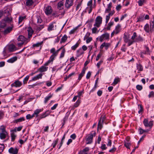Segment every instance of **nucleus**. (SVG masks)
Segmentation results:
<instances>
[{
    "instance_id": "55",
    "label": "nucleus",
    "mask_w": 154,
    "mask_h": 154,
    "mask_svg": "<svg viewBox=\"0 0 154 154\" xmlns=\"http://www.w3.org/2000/svg\"><path fill=\"white\" fill-rule=\"evenodd\" d=\"M154 96V92L153 91H152L150 92L149 94L148 95V97L149 98L151 97H153Z\"/></svg>"
},
{
    "instance_id": "16",
    "label": "nucleus",
    "mask_w": 154,
    "mask_h": 154,
    "mask_svg": "<svg viewBox=\"0 0 154 154\" xmlns=\"http://www.w3.org/2000/svg\"><path fill=\"white\" fill-rule=\"evenodd\" d=\"M89 150V148L88 147H86L84 148L82 151L79 152V154H90L88 153Z\"/></svg>"
},
{
    "instance_id": "33",
    "label": "nucleus",
    "mask_w": 154,
    "mask_h": 154,
    "mask_svg": "<svg viewBox=\"0 0 154 154\" xmlns=\"http://www.w3.org/2000/svg\"><path fill=\"white\" fill-rule=\"evenodd\" d=\"M81 103V100L78 99L76 102L74 104V108H76L78 107L80 105Z\"/></svg>"
},
{
    "instance_id": "15",
    "label": "nucleus",
    "mask_w": 154,
    "mask_h": 154,
    "mask_svg": "<svg viewBox=\"0 0 154 154\" xmlns=\"http://www.w3.org/2000/svg\"><path fill=\"white\" fill-rule=\"evenodd\" d=\"M48 67L43 66L38 69V70L41 72H45L48 70Z\"/></svg>"
},
{
    "instance_id": "49",
    "label": "nucleus",
    "mask_w": 154,
    "mask_h": 154,
    "mask_svg": "<svg viewBox=\"0 0 154 154\" xmlns=\"http://www.w3.org/2000/svg\"><path fill=\"white\" fill-rule=\"evenodd\" d=\"M65 52V50L64 49H63L62 50V52L60 54V58H61L63 57L64 55V54Z\"/></svg>"
},
{
    "instance_id": "37",
    "label": "nucleus",
    "mask_w": 154,
    "mask_h": 154,
    "mask_svg": "<svg viewBox=\"0 0 154 154\" xmlns=\"http://www.w3.org/2000/svg\"><path fill=\"white\" fill-rule=\"evenodd\" d=\"M33 3L32 0H27L26 2V5L29 6L32 5Z\"/></svg>"
},
{
    "instance_id": "13",
    "label": "nucleus",
    "mask_w": 154,
    "mask_h": 154,
    "mask_svg": "<svg viewBox=\"0 0 154 154\" xmlns=\"http://www.w3.org/2000/svg\"><path fill=\"white\" fill-rule=\"evenodd\" d=\"M110 45V44L109 43L104 42L100 45V48L102 49L104 47H105V49L107 50L109 47Z\"/></svg>"
},
{
    "instance_id": "41",
    "label": "nucleus",
    "mask_w": 154,
    "mask_h": 154,
    "mask_svg": "<svg viewBox=\"0 0 154 154\" xmlns=\"http://www.w3.org/2000/svg\"><path fill=\"white\" fill-rule=\"evenodd\" d=\"M120 81L119 78L118 77L115 78L112 83L114 85H116Z\"/></svg>"
},
{
    "instance_id": "25",
    "label": "nucleus",
    "mask_w": 154,
    "mask_h": 154,
    "mask_svg": "<svg viewBox=\"0 0 154 154\" xmlns=\"http://www.w3.org/2000/svg\"><path fill=\"white\" fill-rule=\"evenodd\" d=\"M28 38H31L33 33V31L31 28L29 29L28 30Z\"/></svg>"
},
{
    "instance_id": "43",
    "label": "nucleus",
    "mask_w": 154,
    "mask_h": 154,
    "mask_svg": "<svg viewBox=\"0 0 154 154\" xmlns=\"http://www.w3.org/2000/svg\"><path fill=\"white\" fill-rule=\"evenodd\" d=\"M103 35L105 39H107L109 38V35L108 33H105L103 34Z\"/></svg>"
},
{
    "instance_id": "8",
    "label": "nucleus",
    "mask_w": 154,
    "mask_h": 154,
    "mask_svg": "<svg viewBox=\"0 0 154 154\" xmlns=\"http://www.w3.org/2000/svg\"><path fill=\"white\" fill-rule=\"evenodd\" d=\"M22 85L21 82L19 80L16 81L13 83L11 84V86L12 87H20Z\"/></svg>"
},
{
    "instance_id": "11",
    "label": "nucleus",
    "mask_w": 154,
    "mask_h": 154,
    "mask_svg": "<svg viewBox=\"0 0 154 154\" xmlns=\"http://www.w3.org/2000/svg\"><path fill=\"white\" fill-rule=\"evenodd\" d=\"M8 49L10 52H12L16 50V47L14 45L11 44L8 46Z\"/></svg>"
},
{
    "instance_id": "7",
    "label": "nucleus",
    "mask_w": 154,
    "mask_h": 154,
    "mask_svg": "<svg viewBox=\"0 0 154 154\" xmlns=\"http://www.w3.org/2000/svg\"><path fill=\"white\" fill-rule=\"evenodd\" d=\"M52 11L51 7L50 6H48L45 9V12L47 15L50 14Z\"/></svg>"
},
{
    "instance_id": "24",
    "label": "nucleus",
    "mask_w": 154,
    "mask_h": 154,
    "mask_svg": "<svg viewBox=\"0 0 154 154\" xmlns=\"http://www.w3.org/2000/svg\"><path fill=\"white\" fill-rule=\"evenodd\" d=\"M25 118L24 117H22L18 119H16L14 120V123H17L18 122H21L23 121H24L25 120Z\"/></svg>"
},
{
    "instance_id": "62",
    "label": "nucleus",
    "mask_w": 154,
    "mask_h": 154,
    "mask_svg": "<svg viewBox=\"0 0 154 154\" xmlns=\"http://www.w3.org/2000/svg\"><path fill=\"white\" fill-rule=\"evenodd\" d=\"M97 28L96 27H94L92 29V32L93 33H96L97 30Z\"/></svg>"
},
{
    "instance_id": "63",
    "label": "nucleus",
    "mask_w": 154,
    "mask_h": 154,
    "mask_svg": "<svg viewBox=\"0 0 154 154\" xmlns=\"http://www.w3.org/2000/svg\"><path fill=\"white\" fill-rule=\"evenodd\" d=\"M135 42V41L134 40H133V41H130V40L128 42V46H129L131 45L134 42Z\"/></svg>"
},
{
    "instance_id": "20",
    "label": "nucleus",
    "mask_w": 154,
    "mask_h": 154,
    "mask_svg": "<svg viewBox=\"0 0 154 154\" xmlns=\"http://www.w3.org/2000/svg\"><path fill=\"white\" fill-rule=\"evenodd\" d=\"M144 29L145 31L147 32H149L150 30V28L149 27V25L148 23H146L144 26Z\"/></svg>"
},
{
    "instance_id": "17",
    "label": "nucleus",
    "mask_w": 154,
    "mask_h": 154,
    "mask_svg": "<svg viewBox=\"0 0 154 154\" xmlns=\"http://www.w3.org/2000/svg\"><path fill=\"white\" fill-rule=\"evenodd\" d=\"M17 59V57L16 56L13 57L10 59H8L7 61V62L9 63H12L16 61Z\"/></svg>"
},
{
    "instance_id": "10",
    "label": "nucleus",
    "mask_w": 154,
    "mask_h": 154,
    "mask_svg": "<svg viewBox=\"0 0 154 154\" xmlns=\"http://www.w3.org/2000/svg\"><path fill=\"white\" fill-rule=\"evenodd\" d=\"M86 70V68H85V67H84L83 68L82 72L79 75V77L78 79V80L79 81H79L81 80L82 77L84 75V74L85 73Z\"/></svg>"
},
{
    "instance_id": "47",
    "label": "nucleus",
    "mask_w": 154,
    "mask_h": 154,
    "mask_svg": "<svg viewBox=\"0 0 154 154\" xmlns=\"http://www.w3.org/2000/svg\"><path fill=\"white\" fill-rule=\"evenodd\" d=\"M145 0H139L138 2L139 5L140 6H142Z\"/></svg>"
},
{
    "instance_id": "9",
    "label": "nucleus",
    "mask_w": 154,
    "mask_h": 154,
    "mask_svg": "<svg viewBox=\"0 0 154 154\" xmlns=\"http://www.w3.org/2000/svg\"><path fill=\"white\" fill-rule=\"evenodd\" d=\"M18 149L16 148H10L8 150V152L12 154H17L18 152Z\"/></svg>"
},
{
    "instance_id": "18",
    "label": "nucleus",
    "mask_w": 154,
    "mask_h": 154,
    "mask_svg": "<svg viewBox=\"0 0 154 154\" xmlns=\"http://www.w3.org/2000/svg\"><path fill=\"white\" fill-rule=\"evenodd\" d=\"M84 53V52L82 49L81 48H80L77 51L76 56L77 57H79Z\"/></svg>"
},
{
    "instance_id": "5",
    "label": "nucleus",
    "mask_w": 154,
    "mask_h": 154,
    "mask_svg": "<svg viewBox=\"0 0 154 154\" xmlns=\"http://www.w3.org/2000/svg\"><path fill=\"white\" fill-rule=\"evenodd\" d=\"M17 40L18 41L25 42L26 43H27L30 40L23 35H20L17 38Z\"/></svg>"
},
{
    "instance_id": "30",
    "label": "nucleus",
    "mask_w": 154,
    "mask_h": 154,
    "mask_svg": "<svg viewBox=\"0 0 154 154\" xmlns=\"http://www.w3.org/2000/svg\"><path fill=\"white\" fill-rule=\"evenodd\" d=\"M98 78H97V79L96 80L95 82V84H94V87L91 90V92L94 91L96 90V88H97V83H98Z\"/></svg>"
},
{
    "instance_id": "53",
    "label": "nucleus",
    "mask_w": 154,
    "mask_h": 154,
    "mask_svg": "<svg viewBox=\"0 0 154 154\" xmlns=\"http://www.w3.org/2000/svg\"><path fill=\"white\" fill-rule=\"evenodd\" d=\"M106 119V117L105 116H102L100 117V119L99 120H100V122H101L102 123H103L104 121H105Z\"/></svg>"
},
{
    "instance_id": "46",
    "label": "nucleus",
    "mask_w": 154,
    "mask_h": 154,
    "mask_svg": "<svg viewBox=\"0 0 154 154\" xmlns=\"http://www.w3.org/2000/svg\"><path fill=\"white\" fill-rule=\"evenodd\" d=\"M102 123L100 122V120H99L98 124V127H97V130H98V128H99L100 129H101L103 127Z\"/></svg>"
},
{
    "instance_id": "26",
    "label": "nucleus",
    "mask_w": 154,
    "mask_h": 154,
    "mask_svg": "<svg viewBox=\"0 0 154 154\" xmlns=\"http://www.w3.org/2000/svg\"><path fill=\"white\" fill-rule=\"evenodd\" d=\"M47 112H48L46 111L44 113L40 115L39 117V120L45 118L48 116L49 114L47 113Z\"/></svg>"
},
{
    "instance_id": "64",
    "label": "nucleus",
    "mask_w": 154,
    "mask_h": 154,
    "mask_svg": "<svg viewBox=\"0 0 154 154\" xmlns=\"http://www.w3.org/2000/svg\"><path fill=\"white\" fill-rule=\"evenodd\" d=\"M100 148L102 150H104L106 149L107 147H106V145L105 144H102Z\"/></svg>"
},
{
    "instance_id": "3",
    "label": "nucleus",
    "mask_w": 154,
    "mask_h": 154,
    "mask_svg": "<svg viewBox=\"0 0 154 154\" xmlns=\"http://www.w3.org/2000/svg\"><path fill=\"white\" fill-rule=\"evenodd\" d=\"M102 18L100 16H97L95 20V23L94 24V26L97 27L100 26V25L102 23Z\"/></svg>"
},
{
    "instance_id": "52",
    "label": "nucleus",
    "mask_w": 154,
    "mask_h": 154,
    "mask_svg": "<svg viewBox=\"0 0 154 154\" xmlns=\"http://www.w3.org/2000/svg\"><path fill=\"white\" fill-rule=\"evenodd\" d=\"M137 37V33L136 32H134L133 35L131 36V39L132 40H134L135 38Z\"/></svg>"
},
{
    "instance_id": "28",
    "label": "nucleus",
    "mask_w": 154,
    "mask_h": 154,
    "mask_svg": "<svg viewBox=\"0 0 154 154\" xmlns=\"http://www.w3.org/2000/svg\"><path fill=\"white\" fill-rule=\"evenodd\" d=\"M120 26L119 24H118L116 26L115 29V32L116 34H117L120 31Z\"/></svg>"
},
{
    "instance_id": "38",
    "label": "nucleus",
    "mask_w": 154,
    "mask_h": 154,
    "mask_svg": "<svg viewBox=\"0 0 154 154\" xmlns=\"http://www.w3.org/2000/svg\"><path fill=\"white\" fill-rule=\"evenodd\" d=\"M114 24V22H109L108 24V26L106 27V29L108 30H110V28Z\"/></svg>"
},
{
    "instance_id": "14",
    "label": "nucleus",
    "mask_w": 154,
    "mask_h": 154,
    "mask_svg": "<svg viewBox=\"0 0 154 154\" xmlns=\"http://www.w3.org/2000/svg\"><path fill=\"white\" fill-rule=\"evenodd\" d=\"M43 75L42 73H40L33 77L31 80H29V82L36 80L39 79H41Z\"/></svg>"
},
{
    "instance_id": "61",
    "label": "nucleus",
    "mask_w": 154,
    "mask_h": 154,
    "mask_svg": "<svg viewBox=\"0 0 154 154\" xmlns=\"http://www.w3.org/2000/svg\"><path fill=\"white\" fill-rule=\"evenodd\" d=\"M91 75V72L89 71L88 72V73L87 74V75L86 76V79H88L90 77Z\"/></svg>"
},
{
    "instance_id": "32",
    "label": "nucleus",
    "mask_w": 154,
    "mask_h": 154,
    "mask_svg": "<svg viewBox=\"0 0 154 154\" xmlns=\"http://www.w3.org/2000/svg\"><path fill=\"white\" fill-rule=\"evenodd\" d=\"M26 17V16H20L19 17L18 20V24H20L23 20L24 19H25Z\"/></svg>"
},
{
    "instance_id": "22",
    "label": "nucleus",
    "mask_w": 154,
    "mask_h": 154,
    "mask_svg": "<svg viewBox=\"0 0 154 154\" xmlns=\"http://www.w3.org/2000/svg\"><path fill=\"white\" fill-rule=\"evenodd\" d=\"M12 29L11 27H8L7 28L4 30L3 32L4 34L5 35H6L9 33L12 30Z\"/></svg>"
},
{
    "instance_id": "29",
    "label": "nucleus",
    "mask_w": 154,
    "mask_h": 154,
    "mask_svg": "<svg viewBox=\"0 0 154 154\" xmlns=\"http://www.w3.org/2000/svg\"><path fill=\"white\" fill-rule=\"evenodd\" d=\"M67 35H64L63 36L62 38L61 41H60V43H62L65 42L67 40Z\"/></svg>"
},
{
    "instance_id": "42",
    "label": "nucleus",
    "mask_w": 154,
    "mask_h": 154,
    "mask_svg": "<svg viewBox=\"0 0 154 154\" xmlns=\"http://www.w3.org/2000/svg\"><path fill=\"white\" fill-rule=\"evenodd\" d=\"M144 15H141L139 17V18L138 19V20L137 21V22H138L139 21H142L144 20Z\"/></svg>"
},
{
    "instance_id": "6",
    "label": "nucleus",
    "mask_w": 154,
    "mask_h": 154,
    "mask_svg": "<svg viewBox=\"0 0 154 154\" xmlns=\"http://www.w3.org/2000/svg\"><path fill=\"white\" fill-rule=\"evenodd\" d=\"M73 0H66L65 3V7L67 8H69L73 5Z\"/></svg>"
},
{
    "instance_id": "40",
    "label": "nucleus",
    "mask_w": 154,
    "mask_h": 154,
    "mask_svg": "<svg viewBox=\"0 0 154 154\" xmlns=\"http://www.w3.org/2000/svg\"><path fill=\"white\" fill-rule=\"evenodd\" d=\"M135 42H139V41H143V39L142 38L141 36L140 35H139L137 37V38H136L135 40Z\"/></svg>"
},
{
    "instance_id": "45",
    "label": "nucleus",
    "mask_w": 154,
    "mask_h": 154,
    "mask_svg": "<svg viewBox=\"0 0 154 154\" xmlns=\"http://www.w3.org/2000/svg\"><path fill=\"white\" fill-rule=\"evenodd\" d=\"M36 19H37V23H41L42 22V20L41 19L40 17L37 16L36 17Z\"/></svg>"
},
{
    "instance_id": "12",
    "label": "nucleus",
    "mask_w": 154,
    "mask_h": 154,
    "mask_svg": "<svg viewBox=\"0 0 154 154\" xmlns=\"http://www.w3.org/2000/svg\"><path fill=\"white\" fill-rule=\"evenodd\" d=\"M2 132L0 134V138L1 139H4L6 137V134H7L4 128H2Z\"/></svg>"
},
{
    "instance_id": "59",
    "label": "nucleus",
    "mask_w": 154,
    "mask_h": 154,
    "mask_svg": "<svg viewBox=\"0 0 154 154\" xmlns=\"http://www.w3.org/2000/svg\"><path fill=\"white\" fill-rule=\"evenodd\" d=\"M138 106H139L140 110H139L138 112L139 114H140L143 110V108L141 105H138Z\"/></svg>"
},
{
    "instance_id": "31",
    "label": "nucleus",
    "mask_w": 154,
    "mask_h": 154,
    "mask_svg": "<svg viewBox=\"0 0 154 154\" xmlns=\"http://www.w3.org/2000/svg\"><path fill=\"white\" fill-rule=\"evenodd\" d=\"M63 2L62 1L59 2L57 5V8L59 9H61L62 8V7L63 6Z\"/></svg>"
},
{
    "instance_id": "48",
    "label": "nucleus",
    "mask_w": 154,
    "mask_h": 154,
    "mask_svg": "<svg viewBox=\"0 0 154 154\" xmlns=\"http://www.w3.org/2000/svg\"><path fill=\"white\" fill-rule=\"evenodd\" d=\"M150 30L151 31L154 28V19H153V21H152V23H151L150 24Z\"/></svg>"
},
{
    "instance_id": "51",
    "label": "nucleus",
    "mask_w": 154,
    "mask_h": 154,
    "mask_svg": "<svg viewBox=\"0 0 154 154\" xmlns=\"http://www.w3.org/2000/svg\"><path fill=\"white\" fill-rule=\"evenodd\" d=\"M29 78V76L27 75L23 79V82L24 84L26 83L28 81Z\"/></svg>"
},
{
    "instance_id": "54",
    "label": "nucleus",
    "mask_w": 154,
    "mask_h": 154,
    "mask_svg": "<svg viewBox=\"0 0 154 154\" xmlns=\"http://www.w3.org/2000/svg\"><path fill=\"white\" fill-rule=\"evenodd\" d=\"M136 88L137 90L139 91H141V90H142L143 88V87L142 86L139 85H138L136 86Z\"/></svg>"
},
{
    "instance_id": "60",
    "label": "nucleus",
    "mask_w": 154,
    "mask_h": 154,
    "mask_svg": "<svg viewBox=\"0 0 154 154\" xmlns=\"http://www.w3.org/2000/svg\"><path fill=\"white\" fill-rule=\"evenodd\" d=\"M42 42L40 43H37L36 44H33L32 45V46L33 47H38L39 45H40L42 44Z\"/></svg>"
},
{
    "instance_id": "58",
    "label": "nucleus",
    "mask_w": 154,
    "mask_h": 154,
    "mask_svg": "<svg viewBox=\"0 0 154 154\" xmlns=\"http://www.w3.org/2000/svg\"><path fill=\"white\" fill-rule=\"evenodd\" d=\"M90 34H90V32H87L84 37V40H85V39L88 38V37L90 35Z\"/></svg>"
},
{
    "instance_id": "39",
    "label": "nucleus",
    "mask_w": 154,
    "mask_h": 154,
    "mask_svg": "<svg viewBox=\"0 0 154 154\" xmlns=\"http://www.w3.org/2000/svg\"><path fill=\"white\" fill-rule=\"evenodd\" d=\"M59 139L58 138H57L54 141L52 144V146L53 148H54L56 145L57 144Z\"/></svg>"
},
{
    "instance_id": "36",
    "label": "nucleus",
    "mask_w": 154,
    "mask_h": 154,
    "mask_svg": "<svg viewBox=\"0 0 154 154\" xmlns=\"http://www.w3.org/2000/svg\"><path fill=\"white\" fill-rule=\"evenodd\" d=\"M3 20L5 22H7L9 23L12 20V18L11 17H5Z\"/></svg>"
},
{
    "instance_id": "50",
    "label": "nucleus",
    "mask_w": 154,
    "mask_h": 154,
    "mask_svg": "<svg viewBox=\"0 0 154 154\" xmlns=\"http://www.w3.org/2000/svg\"><path fill=\"white\" fill-rule=\"evenodd\" d=\"M16 135H15L13 133H12L11 134V141H14Z\"/></svg>"
},
{
    "instance_id": "35",
    "label": "nucleus",
    "mask_w": 154,
    "mask_h": 154,
    "mask_svg": "<svg viewBox=\"0 0 154 154\" xmlns=\"http://www.w3.org/2000/svg\"><path fill=\"white\" fill-rule=\"evenodd\" d=\"M54 60V58H52V57H50V59L46 63H45V64H44V66H47L51 62H52Z\"/></svg>"
},
{
    "instance_id": "2",
    "label": "nucleus",
    "mask_w": 154,
    "mask_h": 154,
    "mask_svg": "<svg viewBox=\"0 0 154 154\" xmlns=\"http://www.w3.org/2000/svg\"><path fill=\"white\" fill-rule=\"evenodd\" d=\"M143 124L145 127H149L151 128L153 125V122L152 121H150L149 122L147 119H145L143 121Z\"/></svg>"
},
{
    "instance_id": "34",
    "label": "nucleus",
    "mask_w": 154,
    "mask_h": 154,
    "mask_svg": "<svg viewBox=\"0 0 154 154\" xmlns=\"http://www.w3.org/2000/svg\"><path fill=\"white\" fill-rule=\"evenodd\" d=\"M139 134H142L144 132H147L149 131V130L148 129H147L146 130H144L142 128H140L139 129Z\"/></svg>"
},
{
    "instance_id": "23",
    "label": "nucleus",
    "mask_w": 154,
    "mask_h": 154,
    "mask_svg": "<svg viewBox=\"0 0 154 154\" xmlns=\"http://www.w3.org/2000/svg\"><path fill=\"white\" fill-rule=\"evenodd\" d=\"M43 110V109H36L34 111V114H35V116L37 117L38 116V114Z\"/></svg>"
},
{
    "instance_id": "1",
    "label": "nucleus",
    "mask_w": 154,
    "mask_h": 154,
    "mask_svg": "<svg viewBox=\"0 0 154 154\" xmlns=\"http://www.w3.org/2000/svg\"><path fill=\"white\" fill-rule=\"evenodd\" d=\"M93 131L90 133L87 136L86 141L87 144H90L92 142V140L96 134V132L94 131L93 133Z\"/></svg>"
},
{
    "instance_id": "4",
    "label": "nucleus",
    "mask_w": 154,
    "mask_h": 154,
    "mask_svg": "<svg viewBox=\"0 0 154 154\" xmlns=\"http://www.w3.org/2000/svg\"><path fill=\"white\" fill-rule=\"evenodd\" d=\"M10 9L7 8L4 11L0 10V18L3 16L4 14L5 16H9L10 15L11 13L9 11Z\"/></svg>"
},
{
    "instance_id": "21",
    "label": "nucleus",
    "mask_w": 154,
    "mask_h": 154,
    "mask_svg": "<svg viewBox=\"0 0 154 154\" xmlns=\"http://www.w3.org/2000/svg\"><path fill=\"white\" fill-rule=\"evenodd\" d=\"M53 96V94H48V96L46 97L45 98L44 103H46Z\"/></svg>"
},
{
    "instance_id": "56",
    "label": "nucleus",
    "mask_w": 154,
    "mask_h": 154,
    "mask_svg": "<svg viewBox=\"0 0 154 154\" xmlns=\"http://www.w3.org/2000/svg\"><path fill=\"white\" fill-rule=\"evenodd\" d=\"M5 148V146L3 144H0V151L2 152Z\"/></svg>"
},
{
    "instance_id": "27",
    "label": "nucleus",
    "mask_w": 154,
    "mask_h": 154,
    "mask_svg": "<svg viewBox=\"0 0 154 154\" xmlns=\"http://www.w3.org/2000/svg\"><path fill=\"white\" fill-rule=\"evenodd\" d=\"M137 68L139 71L140 72L143 70V67L140 63L137 64Z\"/></svg>"
},
{
    "instance_id": "19",
    "label": "nucleus",
    "mask_w": 154,
    "mask_h": 154,
    "mask_svg": "<svg viewBox=\"0 0 154 154\" xmlns=\"http://www.w3.org/2000/svg\"><path fill=\"white\" fill-rule=\"evenodd\" d=\"M54 23H52L49 24L48 28V31H50L54 30Z\"/></svg>"
},
{
    "instance_id": "44",
    "label": "nucleus",
    "mask_w": 154,
    "mask_h": 154,
    "mask_svg": "<svg viewBox=\"0 0 154 154\" xmlns=\"http://www.w3.org/2000/svg\"><path fill=\"white\" fill-rule=\"evenodd\" d=\"M79 44L78 43H76V44L72 46L71 47V49L72 50H75L76 48L79 46Z\"/></svg>"
},
{
    "instance_id": "57",
    "label": "nucleus",
    "mask_w": 154,
    "mask_h": 154,
    "mask_svg": "<svg viewBox=\"0 0 154 154\" xmlns=\"http://www.w3.org/2000/svg\"><path fill=\"white\" fill-rule=\"evenodd\" d=\"M124 41L125 43H127L130 40L128 39L126 35H125L124 37Z\"/></svg>"
}]
</instances>
